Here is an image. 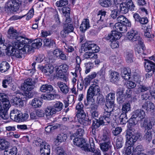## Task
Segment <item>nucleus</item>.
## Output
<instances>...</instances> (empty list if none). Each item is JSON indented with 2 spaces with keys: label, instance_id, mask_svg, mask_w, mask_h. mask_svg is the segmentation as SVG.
Listing matches in <instances>:
<instances>
[{
  "label": "nucleus",
  "instance_id": "obj_1",
  "mask_svg": "<svg viewBox=\"0 0 155 155\" xmlns=\"http://www.w3.org/2000/svg\"><path fill=\"white\" fill-rule=\"evenodd\" d=\"M22 40H18L14 43V47L17 48L16 57L22 58V56L28 52L31 51L32 48H38L42 45L43 39L37 38L33 41L24 37H21Z\"/></svg>",
  "mask_w": 155,
  "mask_h": 155
},
{
  "label": "nucleus",
  "instance_id": "obj_2",
  "mask_svg": "<svg viewBox=\"0 0 155 155\" xmlns=\"http://www.w3.org/2000/svg\"><path fill=\"white\" fill-rule=\"evenodd\" d=\"M91 86L87 90V102L85 105H92L94 103L93 97L95 95L99 94L101 93V89L99 85L98 81L94 80L92 82Z\"/></svg>",
  "mask_w": 155,
  "mask_h": 155
},
{
  "label": "nucleus",
  "instance_id": "obj_3",
  "mask_svg": "<svg viewBox=\"0 0 155 155\" xmlns=\"http://www.w3.org/2000/svg\"><path fill=\"white\" fill-rule=\"evenodd\" d=\"M135 130L131 128L126 130V145L127 147L124 153V155H130L131 152L132 145L134 144L139 137V136L136 134Z\"/></svg>",
  "mask_w": 155,
  "mask_h": 155
},
{
  "label": "nucleus",
  "instance_id": "obj_4",
  "mask_svg": "<svg viewBox=\"0 0 155 155\" xmlns=\"http://www.w3.org/2000/svg\"><path fill=\"white\" fill-rule=\"evenodd\" d=\"M11 106L8 96L3 93H0V117L4 120L9 118L8 112Z\"/></svg>",
  "mask_w": 155,
  "mask_h": 155
},
{
  "label": "nucleus",
  "instance_id": "obj_5",
  "mask_svg": "<svg viewBox=\"0 0 155 155\" xmlns=\"http://www.w3.org/2000/svg\"><path fill=\"white\" fill-rule=\"evenodd\" d=\"M117 22L114 25V29L123 33L127 30V27H130L131 25L129 21L124 16L120 15L117 18Z\"/></svg>",
  "mask_w": 155,
  "mask_h": 155
},
{
  "label": "nucleus",
  "instance_id": "obj_6",
  "mask_svg": "<svg viewBox=\"0 0 155 155\" xmlns=\"http://www.w3.org/2000/svg\"><path fill=\"white\" fill-rule=\"evenodd\" d=\"M76 116L78 118V121L81 124L84 126L90 124L91 120L86 117V115L84 110V105L81 102H79L76 107Z\"/></svg>",
  "mask_w": 155,
  "mask_h": 155
},
{
  "label": "nucleus",
  "instance_id": "obj_7",
  "mask_svg": "<svg viewBox=\"0 0 155 155\" xmlns=\"http://www.w3.org/2000/svg\"><path fill=\"white\" fill-rule=\"evenodd\" d=\"M2 34L0 33V45H2V50L5 51L6 54L7 56H14L16 57L17 48L14 47V43L13 46H12L9 41H5L4 38H3Z\"/></svg>",
  "mask_w": 155,
  "mask_h": 155
},
{
  "label": "nucleus",
  "instance_id": "obj_8",
  "mask_svg": "<svg viewBox=\"0 0 155 155\" xmlns=\"http://www.w3.org/2000/svg\"><path fill=\"white\" fill-rule=\"evenodd\" d=\"M68 0H59L55 3L56 6L60 7L59 10L61 11L65 17V21L70 22L71 21V18L70 17L71 9L68 6Z\"/></svg>",
  "mask_w": 155,
  "mask_h": 155
},
{
  "label": "nucleus",
  "instance_id": "obj_9",
  "mask_svg": "<svg viewBox=\"0 0 155 155\" xmlns=\"http://www.w3.org/2000/svg\"><path fill=\"white\" fill-rule=\"evenodd\" d=\"M21 0H8L5 6V11L8 13H14L19 10Z\"/></svg>",
  "mask_w": 155,
  "mask_h": 155
},
{
  "label": "nucleus",
  "instance_id": "obj_10",
  "mask_svg": "<svg viewBox=\"0 0 155 155\" xmlns=\"http://www.w3.org/2000/svg\"><path fill=\"white\" fill-rule=\"evenodd\" d=\"M114 104L109 103L107 102V105L104 107V111L103 114L102 115L107 120L109 121L110 123L113 121H115L114 117L116 116L112 114L114 107Z\"/></svg>",
  "mask_w": 155,
  "mask_h": 155
},
{
  "label": "nucleus",
  "instance_id": "obj_11",
  "mask_svg": "<svg viewBox=\"0 0 155 155\" xmlns=\"http://www.w3.org/2000/svg\"><path fill=\"white\" fill-rule=\"evenodd\" d=\"M81 49H84V51L90 50L91 53H93L94 54H97V53L100 50V48L95 44L85 43L82 44Z\"/></svg>",
  "mask_w": 155,
  "mask_h": 155
},
{
  "label": "nucleus",
  "instance_id": "obj_12",
  "mask_svg": "<svg viewBox=\"0 0 155 155\" xmlns=\"http://www.w3.org/2000/svg\"><path fill=\"white\" fill-rule=\"evenodd\" d=\"M114 29V30L111 31L110 33L105 35L103 39V41L110 42L114 39H119L121 38L122 35V33L115 29Z\"/></svg>",
  "mask_w": 155,
  "mask_h": 155
},
{
  "label": "nucleus",
  "instance_id": "obj_13",
  "mask_svg": "<svg viewBox=\"0 0 155 155\" xmlns=\"http://www.w3.org/2000/svg\"><path fill=\"white\" fill-rule=\"evenodd\" d=\"M127 38L132 42L137 41L138 42L143 40L140 36L138 32L136 30L133 29L130 30L127 34Z\"/></svg>",
  "mask_w": 155,
  "mask_h": 155
},
{
  "label": "nucleus",
  "instance_id": "obj_14",
  "mask_svg": "<svg viewBox=\"0 0 155 155\" xmlns=\"http://www.w3.org/2000/svg\"><path fill=\"white\" fill-rule=\"evenodd\" d=\"M107 12L104 9H101L98 11L97 15L93 19L95 23L100 25V26L104 22L105 17L106 15Z\"/></svg>",
  "mask_w": 155,
  "mask_h": 155
},
{
  "label": "nucleus",
  "instance_id": "obj_15",
  "mask_svg": "<svg viewBox=\"0 0 155 155\" xmlns=\"http://www.w3.org/2000/svg\"><path fill=\"white\" fill-rule=\"evenodd\" d=\"M40 70L47 75L53 74L54 76L60 77L63 75L62 70L61 68H40Z\"/></svg>",
  "mask_w": 155,
  "mask_h": 155
},
{
  "label": "nucleus",
  "instance_id": "obj_16",
  "mask_svg": "<svg viewBox=\"0 0 155 155\" xmlns=\"http://www.w3.org/2000/svg\"><path fill=\"white\" fill-rule=\"evenodd\" d=\"M102 115L99 118V120L95 118L94 120H93L92 124L91 126V128L97 129L101 125H106L110 123L107 120V119Z\"/></svg>",
  "mask_w": 155,
  "mask_h": 155
},
{
  "label": "nucleus",
  "instance_id": "obj_17",
  "mask_svg": "<svg viewBox=\"0 0 155 155\" xmlns=\"http://www.w3.org/2000/svg\"><path fill=\"white\" fill-rule=\"evenodd\" d=\"M18 32L16 29H14L12 27H9L7 31V37L10 39H16L18 40H18L19 37L18 36ZM21 36H20L19 38H21ZM20 40H21L20 39ZM16 41V42H17Z\"/></svg>",
  "mask_w": 155,
  "mask_h": 155
},
{
  "label": "nucleus",
  "instance_id": "obj_18",
  "mask_svg": "<svg viewBox=\"0 0 155 155\" xmlns=\"http://www.w3.org/2000/svg\"><path fill=\"white\" fill-rule=\"evenodd\" d=\"M133 17L135 23L145 25L147 24L148 22V20L147 17H141L137 13H135L134 14Z\"/></svg>",
  "mask_w": 155,
  "mask_h": 155
},
{
  "label": "nucleus",
  "instance_id": "obj_19",
  "mask_svg": "<svg viewBox=\"0 0 155 155\" xmlns=\"http://www.w3.org/2000/svg\"><path fill=\"white\" fill-rule=\"evenodd\" d=\"M153 125H154V122L152 119H151L148 118L145 119L143 122L141 124V127L147 131L151 130Z\"/></svg>",
  "mask_w": 155,
  "mask_h": 155
},
{
  "label": "nucleus",
  "instance_id": "obj_20",
  "mask_svg": "<svg viewBox=\"0 0 155 155\" xmlns=\"http://www.w3.org/2000/svg\"><path fill=\"white\" fill-rule=\"evenodd\" d=\"M21 115V113L20 111L17 109H14L11 111L10 117L12 120L18 122Z\"/></svg>",
  "mask_w": 155,
  "mask_h": 155
},
{
  "label": "nucleus",
  "instance_id": "obj_21",
  "mask_svg": "<svg viewBox=\"0 0 155 155\" xmlns=\"http://www.w3.org/2000/svg\"><path fill=\"white\" fill-rule=\"evenodd\" d=\"M90 27L89 20L88 18H84L80 26V29L81 32L84 33Z\"/></svg>",
  "mask_w": 155,
  "mask_h": 155
},
{
  "label": "nucleus",
  "instance_id": "obj_22",
  "mask_svg": "<svg viewBox=\"0 0 155 155\" xmlns=\"http://www.w3.org/2000/svg\"><path fill=\"white\" fill-rule=\"evenodd\" d=\"M44 46L47 48H51L55 47V40L52 38H45L43 40Z\"/></svg>",
  "mask_w": 155,
  "mask_h": 155
},
{
  "label": "nucleus",
  "instance_id": "obj_23",
  "mask_svg": "<svg viewBox=\"0 0 155 155\" xmlns=\"http://www.w3.org/2000/svg\"><path fill=\"white\" fill-rule=\"evenodd\" d=\"M142 107V109L148 112H152L154 110L155 106L152 102L150 101H147L143 104Z\"/></svg>",
  "mask_w": 155,
  "mask_h": 155
},
{
  "label": "nucleus",
  "instance_id": "obj_24",
  "mask_svg": "<svg viewBox=\"0 0 155 155\" xmlns=\"http://www.w3.org/2000/svg\"><path fill=\"white\" fill-rule=\"evenodd\" d=\"M73 142L75 145L81 148L83 147L84 150L85 142L84 139L82 138L77 137L73 139Z\"/></svg>",
  "mask_w": 155,
  "mask_h": 155
},
{
  "label": "nucleus",
  "instance_id": "obj_25",
  "mask_svg": "<svg viewBox=\"0 0 155 155\" xmlns=\"http://www.w3.org/2000/svg\"><path fill=\"white\" fill-rule=\"evenodd\" d=\"M41 146L40 152L41 155H49L50 152V147L47 143L45 142Z\"/></svg>",
  "mask_w": 155,
  "mask_h": 155
},
{
  "label": "nucleus",
  "instance_id": "obj_26",
  "mask_svg": "<svg viewBox=\"0 0 155 155\" xmlns=\"http://www.w3.org/2000/svg\"><path fill=\"white\" fill-rule=\"evenodd\" d=\"M145 116V113L143 110L137 109L134 112L132 117L133 118H136L137 117H138L140 120H141L144 118Z\"/></svg>",
  "mask_w": 155,
  "mask_h": 155
},
{
  "label": "nucleus",
  "instance_id": "obj_27",
  "mask_svg": "<svg viewBox=\"0 0 155 155\" xmlns=\"http://www.w3.org/2000/svg\"><path fill=\"white\" fill-rule=\"evenodd\" d=\"M11 102L13 105L17 107H21L24 106L23 102L18 97V96L13 97L11 100Z\"/></svg>",
  "mask_w": 155,
  "mask_h": 155
},
{
  "label": "nucleus",
  "instance_id": "obj_28",
  "mask_svg": "<svg viewBox=\"0 0 155 155\" xmlns=\"http://www.w3.org/2000/svg\"><path fill=\"white\" fill-rule=\"evenodd\" d=\"M124 3V5L127 7L129 11H136L137 10L132 0H126Z\"/></svg>",
  "mask_w": 155,
  "mask_h": 155
},
{
  "label": "nucleus",
  "instance_id": "obj_29",
  "mask_svg": "<svg viewBox=\"0 0 155 155\" xmlns=\"http://www.w3.org/2000/svg\"><path fill=\"white\" fill-rule=\"evenodd\" d=\"M57 85L63 93L66 94L68 93L69 88L65 83L61 81H58L57 83Z\"/></svg>",
  "mask_w": 155,
  "mask_h": 155
},
{
  "label": "nucleus",
  "instance_id": "obj_30",
  "mask_svg": "<svg viewBox=\"0 0 155 155\" xmlns=\"http://www.w3.org/2000/svg\"><path fill=\"white\" fill-rule=\"evenodd\" d=\"M86 105L87 106V105ZM87 106H89V107L91 108V112L92 117L95 119L96 118L98 117L99 113L97 110V105L96 104H93L92 105H87Z\"/></svg>",
  "mask_w": 155,
  "mask_h": 155
},
{
  "label": "nucleus",
  "instance_id": "obj_31",
  "mask_svg": "<svg viewBox=\"0 0 155 155\" xmlns=\"http://www.w3.org/2000/svg\"><path fill=\"white\" fill-rule=\"evenodd\" d=\"M138 44L140 45V47L136 48L135 49V53L136 54H140L142 53H143L145 50H146V47L143 43V40L140 41L138 42Z\"/></svg>",
  "mask_w": 155,
  "mask_h": 155
},
{
  "label": "nucleus",
  "instance_id": "obj_32",
  "mask_svg": "<svg viewBox=\"0 0 155 155\" xmlns=\"http://www.w3.org/2000/svg\"><path fill=\"white\" fill-rule=\"evenodd\" d=\"M123 68L121 70V74L122 78L125 80H128L130 78L131 71L129 68Z\"/></svg>",
  "mask_w": 155,
  "mask_h": 155
},
{
  "label": "nucleus",
  "instance_id": "obj_33",
  "mask_svg": "<svg viewBox=\"0 0 155 155\" xmlns=\"http://www.w3.org/2000/svg\"><path fill=\"white\" fill-rule=\"evenodd\" d=\"M110 78L111 82L114 83H117L120 79L119 73L115 71L112 72L110 74Z\"/></svg>",
  "mask_w": 155,
  "mask_h": 155
},
{
  "label": "nucleus",
  "instance_id": "obj_34",
  "mask_svg": "<svg viewBox=\"0 0 155 155\" xmlns=\"http://www.w3.org/2000/svg\"><path fill=\"white\" fill-rule=\"evenodd\" d=\"M65 22L66 23H65L64 25V30L66 31L68 34L71 32H73L74 29V27L73 25L70 22Z\"/></svg>",
  "mask_w": 155,
  "mask_h": 155
},
{
  "label": "nucleus",
  "instance_id": "obj_35",
  "mask_svg": "<svg viewBox=\"0 0 155 155\" xmlns=\"http://www.w3.org/2000/svg\"><path fill=\"white\" fill-rule=\"evenodd\" d=\"M9 144V142L5 139L0 138V149L4 150L7 149Z\"/></svg>",
  "mask_w": 155,
  "mask_h": 155
},
{
  "label": "nucleus",
  "instance_id": "obj_36",
  "mask_svg": "<svg viewBox=\"0 0 155 155\" xmlns=\"http://www.w3.org/2000/svg\"><path fill=\"white\" fill-rule=\"evenodd\" d=\"M98 3L101 6L104 8H108L112 5L111 0H99Z\"/></svg>",
  "mask_w": 155,
  "mask_h": 155
},
{
  "label": "nucleus",
  "instance_id": "obj_37",
  "mask_svg": "<svg viewBox=\"0 0 155 155\" xmlns=\"http://www.w3.org/2000/svg\"><path fill=\"white\" fill-rule=\"evenodd\" d=\"M89 142L90 145L88 144H87L85 142V146L84 147V150L85 151H90L93 149V148H94L95 145L94 143V141L92 138H91L89 139Z\"/></svg>",
  "mask_w": 155,
  "mask_h": 155
},
{
  "label": "nucleus",
  "instance_id": "obj_38",
  "mask_svg": "<svg viewBox=\"0 0 155 155\" xmlns=\"http://www.w3.org/2000/svg\"><path fill=\"white\" fill-rule=\"evenodd\" d=\"M53 89L52 85L47 84L43 85L40 88L41 91L43 92L49 93L52 91Z\"/></svg>",
  "mask_w": 155,
  "mask_h": 155
},
{
  "label": "nucleus",
  "instance_id": "obj_39",
  "mask_svg": "<svg viewBox=\"0 0 155 155\" xmlns=\"http://www.w3.org/2000/svg\"><path fill=\"white\" fill-rule=\"evenodd\" d=\"M67 138L66 134L64 133H61L58 135L56 140L55 141V143L64 142L66 140Z\"/></svg>",
  "mask_w": 155,
  "mask_h": 155
},
{
  "label": "nucleus",
  "instance_id": "obj_40",
  "mask_svg": "<svg viewBox=\"0 0 155 155\" xmlns=\"http://www.w3.org/2000/svg\"><path fill=\"white\" fill-rule=\"evenodd\" d=\"M45 113L47 116H50L56 114L57 112L53 106H49L45 110Z\"/></svg>",
  "mask_w": 155,
  "mask_h": 155
},
{
  "label": "nucleus",
  "instance_id": "obj_41",
  "mask_svg": "<svg viewBox=\"0 0 155 155\" xmlns=\"http://www.w3.org/2000/svg\"><path fill=\"white\" fill-rule=\"evenodd\" d=\"M100 147L103 151H107L108 150L111 149V145L110 142L104 143L101 144L100 145Z\"/></svg>",
  "mask_w": 155,
  "mask_h": 155
},
{
  "label": "nucleus",
  "instance_id": "obj_42",
  "mask_svg": "<svg viewBox=\"0 0 155 155\" xmlns=\"http://www.w3.org/2000/svg\"><path fill=\"white\" fill-rule=\"evenodd\" d=\"M138 91L139 92H143L150 89V87L149 86L145 85L143 84H139L138 86Z\"/></svg>",
  "mask_w": 155,
  "mask_h": 155
},
{
  "label": "nucleus",
  "instance_id": "obj_43",
  "mask_svg": "<svg viewBox=\"0 0 155 155\" xmlns=\"http://www.w3.org/2000/svg\"><path fill=\"white\" fill-rule=\"evenodd\" d=\"M119 120L121 124H124L128 121L126 113L122 112L120 116Z\"/></svg>",
  "mask_w": 155,
  "mask_h": 155
},
{
  "label": "nucleus",
  "instance_id": "obj_44",
  "mask_svg": "<svg viewBox=\"0 0 155 155\" xmlns=\"http://www.w3.org/2000/svg\"><path fill=\"white\" fill-rule=\"evenodd\" d=\"M106 99L108 103L114 104L115 100L114 93H110L106 96Z\"/></svg>",
  "mask_w": 155,
  "mask_h": 155
},
{
  "label": "nucleus",
  "instance_id": "obj_45",
  "mask_svg": "<svg viewBox=\"0 0 155 155\" xmlns=\"http://www.w3.org/2000/svg\"><path fill=\"white\" fill-rule=\"evenodd\" d=\"M17 153L16 147H14L8 150H5L4 152L5 155H16Z\"/></svg>",
  "mask_w": 155,
  "mask_h": 155
},
{
  "label": "nucleus",
  "instance_id": "obj_46",
  "mask_svg": "<svg viewBox=\"0 0 155 155\" xmlns=\"http://www.w3.org/2000/svg\"><path fill=\"white\" fill-rule=\"evenodd\" d=\"M63 104L60 101H57L54 104L53 107L56 110V112L61 111L63 108Z\"/></svg>",
  "mask_w": 155,
  "mask_h": 155
},
{
  "label": "nucleus",
  "instance_id": "obj_47",
  "mask_svg": "<svg viewBox=\"0 0 155 155\" xmlns=\"http://www.w3.org/2000/svg\"><path fill=\"white\" fill-rule=\"evenodd\" d=\"M41 104V101L37 98H35L32 100L31 103L32 106L35 108L40 107Z\"/></svg>",
  "mask_w": 155,
  "mask_h": 155
},
{
  "label": "nucleus",
  "instance_id": "obj_48",
  "mask_svg": "<svg viewBox=\"0 0 155 155\" xmlns=\"http://www.w3.org/2000/svg\"><path fill=\"white\" fill-rule=\"evenodd\" d=\"M133 144L132 145L133 146ZM133 152L135 154L137 155L139 154L143 150V148L142 145H140L137 146L135 148L132 146Z\"/></svg>",
  "mask_w": 155,
  "mask_h": 155
},
{
  "label": "nucleus",
  "instance_id": "obj_49",
  "mask_svg": "<svg viewBox=\"0 0 155 155\" xmlns=\"http://www.w3.org/2000/svg\"><path fill=\"white\" fill-rule=\"evenodd\" d=\"M84 58L85 59H96L97 58V54H94L93 53L91 52H86L84 54Z\"/></svg>",
  "mask_w": 155,
  "mask_h": 155
},
{
  "label": "nucleus",
  "instance_id": "obj_50",
  "mask_svg": "<svg viewBox=\"0 0 155 155\" xmlns=\"http://www.w3.org/2000/svg\"><path fill=\"white\" fill-rule=\"evenodd\" d=\"M114 140L115 142L116 145L117 149L120 148L122 146V138L120 137L114 138Z\"/></svg>",
  "mask_w": 155,
  "mask_h": 155
},
{
  "label": "nucleus",
  "instance_id": "obj_51",
  "mask_svg": "<svg viewBox=\"0 0 155 155\" xmlns=\"http://www.w3.org/2000/svg\"><path fill=\"white\" fill-rule=\"evenodd\" d=\"M15 93L16 94L18 95L17 96L18 97L21 99V100L23 102L28 100L25 92L24 93H22L20 92L19 91H16Z\"/></svg>",
  "mask_w": 155,
  "mask_h": 155
},
{
  "label": "nucleus",
  "instance_id": "obj_52",
  "mask_svg": "<svg viewBox=\"0 0 155 155\" xmlns=\"http://www.w3.org/2000/svg\"><path fill=\"white\" fill-rule=\"evenodd\" d=\"M124 2L121 3L120 5V12L123 14H126L129 11L127 7L124 5Z\"/></svg>",
  "mask_w": 155,
  "mask_h": 155
},
{
  "label": "nucleus",
  "instance_id": "obj_53",
  "mask_svg": "<svg viewBox=\"0 0 155 155\" xmlns=\"http://www.w3.org/2000/svg\"><path fill=\"white\" fill-rule=\"evenodd\" d=\"M118 94L119 96L117 98V101L119 104H122L125 100V97L122 92H119Z\"/></svg>",
  "mask_w": 155,
  "mask_h": 155
},
{
  "label": "nucleus",
  "instance_id": "obj_54",
  "mask_svg": "<svg viewBox=\"0 0 155 155\" xmlns=\"http://www.w3.org/2000/svg\"><path fill=\"white\" fill-rule=\"evenodd\" d=\"M123 112L127 113L130 110V105L129 103H127L123 105L122 108Z\"/></svg>",
  "mask_w": 155,
  "mask_h": 155
},
{
  "label": "nucleus",
  "instance_id": "obj_55",
  "mask_svg": "<svg viewBox=\"0 0 155 155\" xmlns=\"http://www.w3.org/2000/svg\"><path fill=\"white\" fill-rule=\"evenodd\" d=\"M152 134L151 130L147 131L144 135L143 138L146 140L150 142L152 139Z\"/></svg>",
  "mask_w": 155,
  "mask_h": 155
},
{
  "label": "nucleus",
  "instance_id": "obj_56",
  "mask_svg": "<svg viewBox=\"0 0 155 155\" xmlns=\"http://www.w3.org/2000/svg\"><path fill=\"white\" fill-rule=\"evenodd\" d=\"M53 34L52 30H50L48 31L42 30L41 31V35L42 37L46 38L48 36H50Z\"/></svg>",
  "mask_w": 155,
  "mask_h": 155
},
{
  "label": "nucleus",
  "instance_id": "obj_57",
  "mask_svg": "<svg viewBox=\"0 0 155 155\" xmlns=\"http://www.w3.org/2000/svg\"><path fill=\"white\" fill-rule=\"evenodd\" d=\"M120 11L118 9L113 10L111 13L110 16L113 19H115L119 14Z\"/></svg>",
  "mask_w": 155,
  "mask_h": 155
},
{
  "label": "nucleus",
  "instance_id": "obj_58",
  "mask_svg": "<svg viewBox=\"0 0 155 155\" xmlns=\"http://www.w3.org/2000/svg\"><path fill=\"white\" fill-rule=\"evenodd\" d=\"M117 39H114L111 41L110 46L112 49L118 48L119 46V43L117 41Z\"/></svg>",
  "mask_w": 155,
  "mask_h": 155
},
{
  "label": "nucleus",
  "instance_id": "obj_59",
  "mask_svg": "<svg viewBox=\"0 0 155 155\" xmlns=\"http://www.w3.org/2000/svg\"><path fill=\"white\" fill-rule=\"evenodd\" d=\"M34 86L33 85H28L26 84L22 85L21 87L23 90H26V91H30L34 88Z\"/></svg>",
  "mask_w": 155,
  "mask_h": 155
},
{
  "label": "nucleus",
  "instance_id": "obj_60",
  "mask_svg": "<svg viewBox=\"0 0 155 155\" xmlns=\"http://www.w3.org/2000/svg\"><path fill=\"white\" fill-rule=\"evenodd\" d=\"M60 25L61 24L60 23V22H58V23L55 22L51 26V29L50 30H52L53 32L55 33L57 32V30H56L55 29L59 28Z\"/></svg>",
  "mask_w": 155,
  "mask_h": 155
},
{
  "label": "nucleus",
  "instance_id": "obj_61",
  "mask_svg": "<svg viewBox=\"0 0 155 155\" xmlns=\"http://www.w3.org/2000/svg\"><path fill=\"white\" fill-rule=\"evenodd\" d=\"M54 12V14L53 15V17L55 22L58 23V22H60V23L61 24V20L58 11L56 10H55Z\"/></svg>",
  "mask_w": 155,
  "mask_h": 155
},
{
  "label": "nucleus",
  "instance_id": "obj_62",
  "mask_svg": "<svg viewBox=\"0 0 155 155\" xmlns=\"http://www.w3.org/2000/svg\"><path fill=\"white\" fill-rule=\"evenodd\" d=\"M146 71L147 72L146 75V78H149L152 75L155 71V68H146Z\"/></svg>",
  "mask_w": 155,
  "mask_h": 155
},
{
  "label": "nucleus",
  "instance_id": "obj_63",
  "mask_svg": "<svg viewBox=\"0 0 155 155\" xmlns=\"http://www.w3.org/2000/svg\"><path fill=\"white\" fill-rule=\"evenodd\" d=\"M84 134V130L80 128L77 130L76 133L73 134V136L77 137H81L83 136Z\"/></svg>",
  "mask_w": 155,
  "mask_h": 155
},
{
  "label": "nucleus",
  "instance_id": "obj_64",
  "mask_svg": "<svg viewBox=\"0 0 155 155\" xmlns=\"http://www.w3.org/2000/svg\"><path fill=\"white\" fill-rule=\"evenodd\" d=\"M45 141H44L40 138L34 141V143L37 146H39L40 148L41 147V146L44 144V143H45Z\"/></svg>",
  "mask_w": 155,
  "mask_h": 155
}]
</instances>
